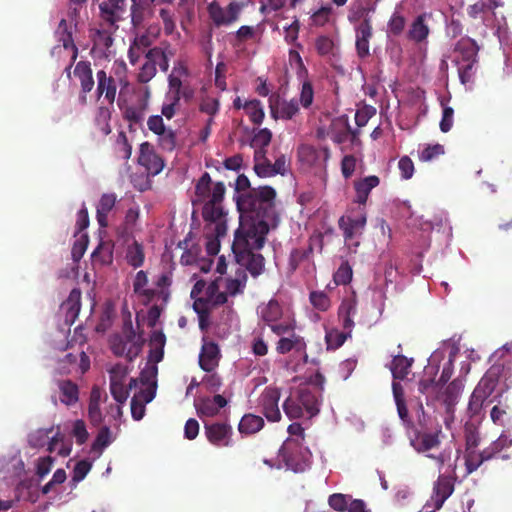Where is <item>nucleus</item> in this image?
<instances>
[{"instance_id": "48", "label": "nucleus", "mask_w": 512, "mask_h": 512, "mask_svg": "<svg viewBox=\"0 0 512 512\" xmlns=\"http://www.w3.org/2000/svg\"><path fill=\"white\" fill-rule=\"evenodd\" d=\"M158 145L167 152H172L177 145L176 132L171 128H166L163 133L158 135Z\"/></svg>"}, {"instance_id": "6", "label": "nucleus", "mask_w": 512, "mask_h": 512, "mask_svg": "<svg viewBox=\"0 0 512 512\" xmlns=\"http://www.w3.org/2000/svg\"><path fill=\"white\" fill-rule=\"evenodd\" d=\"M145 339L142 333H136L130 317L124 321L122 331L110 338V348L114 355L125 357L132 362L142 352Z\"/></svg>"}, {"instance_id": "57", "label": "nucleus", "mask_w": 512, "mask_h": 512, "mask_svg": "<svg viewBox=\"0 0 512 512\" xmlns=\"http://www.w3.org/2000/svg\"><path fill=\"white\" fill-rule=\"evenodd\" d=\"M54 430V427L51 426L50 428H41L35 431L34 433H31L29 435V444L32 447H42L44 446L46 440L49 437V434H51Z\"/></svg>"}, {"instance_id": "5", "label": "nucleus", "mask_w": 512, "mask_h": 512, "mask_svg": "<svg viewBox=\"0 0 512 512\" xmlns=\"http://www.w3.org/2000/svg\"><path fill=\"white\" fill-rule=\"evenodd\" d=\"M225 191L224 183L216 182L212 188L211 198L205 202L202 209V216L206 222L205 229L215 232L217 237H224L227 232L226 213L222 206Z\"/></svg>"}, {"instance_id": "10", "label": "nucleus", "mask_w": 512, "mask_h": 512, "mask_svg": "<svg viewBox=\"0 0 512 512\" xmlns=\"http://www.w3.org/2000/svg\"><path fill=\"white\" fill-rule=\"evenodd\" d=\"M96 79L97 99H100L102 96H104L109 104H113L116 99L118 85H120L122 88H125L129 84L125 76H120L116 79L112 75H108L104 69L97 71Z\"/></svg>"}, {"instance_id": "52", "label": "nucleus", "mask_w": 512, "mask_h": 512, "mask_svg": "<svg viewBox=\"0 0 512 512\" xmlns=\"http://www.w3.org/2000/svg\"><path fill=\"white\" fill-rule=\"evenodd\" d=\"M508 406L495 405L490 411V418L495 425L506 426L511 421Z\"/></svg>"}, {"instance_id": "13", "label": "nucleus", "mask_w": 512, "mask_h": 512, "mask_svg": "<svg viewBox=\"0 0 512 512\" xmlns=\"http://www.w3.org/2000/svg\"><path fill=\"white\" fill-rule=\"evenodd\" d=\"M329 506L338 512H370L362 499H354L351 495L334 493L328 498Z\"/></svg>"}, {"instance_id": "50", "label": "nucleus", "mask_w": 512, "mask_h": 512, "mask_svg": "<svg viewBox=\"0 0 512 512\" xmlns=\"http://www.w3.org/2000/svg\"><path fill=\"white\" fill-rule=\"evenodd\" d=\"M313 248L312 244L309 245L307 249H298L295 248L291 251L289 256V270L294 272L299 264L303 262L304 260L308 259L309 255L312 253Z\"/></svg>"}, {"instance_id": "45", "label": "nucleus", "mask_w": 512, "mask_h": 512, "mask_svg": "<svg viewBox=\"0 0 512 512\" xmlns=\"http://www.w3.org/2000/svg\"><path fill=\"white\" fill-rule=\"evenodd\" d=\"M488 397L489 396L486 395L485 392H482L480 389H474L468 403V413L471 417L476 416L481 412L483 404Z\"/></svg>"}, {"instance_id": "58", "label": "nucleus", "mask_w": 512, "mask_h": 512, "mask_svg": "<svg viewBox=\"0 0 512 512\" xmlns=\"http://www.w3.org/2000/svg\"><path fill=\"white\" fill-rule=\"evenodd\" d=\"M310 302L314 308L320 311H327L331 305L329 297L322 291L311 292Z\"/></svg>"}, {"instance_id": "17", "label": "nucleus", "mask_w": 512, "mask_h": 512, "mask_svg": "<svg viewBox=\"0 0 512 512\" xmlns=\"http://www.w3.org/2000/svg\"><path fill=\"white\" fill-rule=\"evenodd\" d=\"M262 413L271 422H276L281 418L278 402L280 391L278 388L269 387L262 393Z\"/></svg>"}, {"instance_id": "24", "label": "nucleus", "mask_w": 512, "mask_h": 512, "mask_svg": "<svg viewBox=\"0 0 512 512\" xmlns=\"http://www.w3.org/2000/svg\"><path fill=\"white\" fill-rule=\"evenodd\" d=\"M227 405V400L220 394L212 398H203L196 404L198 415L200 417H214L220 409Z\"/></svg>"}, {"instance_id": "59", "label": "nucleus", "mask_w": 512, "mask_h": 512, "mask_svg": "<svg viewBox=\"0 0 512 512\" xmlns=\"http://www.w3.org/2000/svg\"><path fill=\"white\" fill-rule=\"evenodd\" d=\"M511 446L512 438L507 436L505 432H502L500 436L487 447V449L491 452V455L494 457L503 449L509 448Z\"/></svg>"}, {"instance_id": "55", "label": "nucleus", "mask_w": 512, "mask_h": 512, "mask_svg": "<svg viewBox=\"0 0 512 512\" xmlns=\"http://www.w3.org/2000/svg\"><path fill=\"white\" fill-rule=\"evenodd\" d=\"M352 268L348 262H343L334 273L333 279L336 285H346L352 279Z\"/></svg>"}, {"instance_id": "29", "label": "nucleus", "mask_w": 512, "mask_h": 512, "mask_svg": "<svg viewBox=\"0 0 512 512\" xmlns=\"http://www.w3.org/2000/svg\"><path fill=\"white\" fill-rule=\"evenodd\" d=\"M357 303L353 297L345 298L338 309V317L344 330H352L354 327L353 316L356 314Z\"/></svg>"}, {"instance_id": "39", "label": "nucleus", "mask_w": 512, "mask_h": 512, "mask_svg": "<svg viewBox=\"0 0 512 512\" xmlns=\"http://www.w3.org/2000/svg\"><path fill=\"white\" fill-rule=\"evenodd\" d=\"M460 82L463 85H472L478 69V62L456 63Z\"/></svg>"}, {"instance_id": "4", "label": "nucleus", "mask_w": 512, "mask_h": 512, "mask_svg": "<svg viewBox=\"0 0 512 512\" xmlns=\"http://www.w3.org/2000/svg\"><path fill=\"white\" fill-rule=\"evenodd\" d=\"M276 191L270 186H258V250L265 243V235L275 230L280 217L275 206Z\"/></svg>"}, {"instance_id": "47", "label": "nucleus", "mask_w": 512, "mask_h": 512, "mask_svg": "<svg viewBox=\"0 0 512 512\" xmlns=\"http://www.w3.org/2000/svg\"><path fill=\"white\" fill-rule=\"evenodd\" d=\"M111 442L112 439L110 428L108 426H103L93 441L91 449L92 451L101 454L103 450L110 445Z\"/></svg>"}, {"instance_id": "7", "label": "nucleus", "mask_w": 512, "mask_h": 512, "mask_svg": "<svg viewBox=\"0 0 512 512\" xmlns=\"http://www.w3.org/2000/svg\"><path fill=\"white\" fill-rule=\"evenodd\" d=\"M272 332L279 337L276 351L279 354L293 353L299 358V363H307L306 342L302 336L295 333V321L287 320L283 324H274Z\"/></svg>"}, {"instance_id": "60", "label": "nucleus", "mask_w": 512, "mask_h": 512, "mask_svg": "<svg viewBox=\"0 0 512 512\" xmlns=\"http://www.w3.org/2000/svg\"><path fill=\"white\" fill-rule=\"evenodd\" d=\"M91 463L87 460L78 461L72 471V482L75 484L82 481L91 470Z\"/></svg>"}, {"instance_id": "23", "label": "nucleus", "mask_w": 512, "mask_h": 512, "mask_svg": "<svg viewBox=\"0 0 512 512\" xmlns=\"http://www.w3.org/2000/svg\"><path fill=\"white\" fill-rule=\"evenodd\" d=\"M329 156V149L326 147L317 149L311 145L304 144L298 148L299 161L308 166L317 164L321 158L327 161Z\"/></svg>"}, {"instance_id": "36", "label": "nucleus", "mask_w": 512, "mask_h": 512, "mask_svg": "<svg viewBox=\"0 0 512 512\" xmlns=\"http://www.w3.org/2000/svg\"><path fill=\"white\" fill-rule=\"evenodd\" d=\"M352 330L339 331L336 328L326 330L325 340L327 348L331 350L341 347L347 338L351 337Z\"/></svg>"}, {"instance_id": "31", "label": "nucleus", "mask_w": 512, "mask_h": 512, "mask_svg": "<svg viewBox=\"0 0 512 512\" xmlns=\"http://www.w3.org/2000/svg\"><path fill=\"white\" fill-rule=\"evenodd\" d=\"M115 203V194H103L101 196L96 211V218L100 227L105 228L108 226V214L114 208Z\"/></svg>"}, {"instance_id": "46", "label": "nucleus", "mask_w": 512, "mask_h": 512, "mask_svg": "<svg viewBox=\"0 0 512 512\" xmlns=\"http://www.w3.org/2000/svg\"><path fill=\"white\" fill-rule=\"evenodd\" d=\"M144 251L141 244L134 242L127 249L126 259L127 262L134 268H138L143 265L144 262Z\"/></svg>"}, {"instance_id": "12", "label": "nucleus", "mask_w": 512, "mask_h": 512, "mask_svg": "<svg viewBox=\"0 0 512 512\" xmlns=\"http://www.w3.org/2000/svg\"><path fill=\"white\" fill-rule=\"evenodd\" d=\"M73 73L80 83L78 102L81 106H85L88 101L87 94L93 90L95 85L90 61L81 60L77 62Z\"/></svg>"}, {"instance_id": "43", "label": "nucleus", "mask_w": 512, "mask_h": 512, "mask_svg": "<svg viewBox=\"0 0 512 512\" xmlns=\"http://www.w3.org/2000/svg\"><path fill=\"white\" fill-rule=\"evenodd\" d=\"M211 193V177L208 172H205L195 185V196L197 201L203 202L211 198Z\"/></svg>"}, {"instance_id": "28", "label": "nucleus", "mask_w": 512, "mask_h": 512, "mask_svg": "<svg viewBox=\"0 0 512 512\" xmlns=\"http://www.w3.org/2000/svg\"><path fill=\"white\" fill-rule=\"evenodd\" d=\"M65 311V322L74 323L81 309V291L74 288L70 291L67 300L62 304Z\"/></svg>"}, {"instance_id": "26", "label": "nucleus", "mask_w": 512, "mask_h": 512, "mask_svg": "<svg viewBox=\"0 0 512 512\" xmlns=\"http://www.w3.org/2000/svg\"><path fill=\"white\" fill-rule=\"evenodd\" d=\"M502 371L503 367L501 365H492L481 378L476 388L485 392L486 395L491 396L499 385Z\"/></svg>"}, {"instance_id": "49", "label": "nucleus", "mask_w": 512, "mask_h": 512, "mask_svg": "<svg viewBox=\"0 0 512 512\" xmlns=\"http://www.w3.org/2000/svg\"><path fill=\"white\" fill-rule=\"evenodd\" d=\"M462 390V382L460 380H454L446 387L445 392L440 398L446 405H451L457 400Z\"/></svg>"}, {"instance_id": "18", "label": "nucleus", "mask_w": 512, "mask_h": 512, "mask_svg": "<svg viewBox=\"0 0 512 512\" xmlns=\"http://www.w3.org/2000/svg\"><path fill=\"white\" fill-rule=\"evenodd\" d=\"M156 0H131L130 17L134 28H139L152 17V6Z\"/></svg>"}, {"instance_id": "54", "label": "nucleus", "mask_w": 512, "mask_h": 512, "mask_svg": "<svg viewBox=\"0 0 512 512\" xmlns=\"http://www.w3.org/2000/svg\"><path fill=\"white\" fill-rule=\"evenodd\" d=\"M315 47L321 56H329L335 54L336 44L327 36H320L316 39Z\"/></svg>"}, {"instance_id": "2", "label": "nucleus", "mask_w": 512, "mask_h": 512, "mask_svg": "<svg viewBox=\"0 0 512 512\" xmlns=\"http://www.w3.org/2000/svg\"><path fill=\"white\" fill-rule=\"evenodd\" d=\"M319 389L313 385L301 384L291 390L283 403V410L290 419L312 417L319 413Z\"/></svg>"}, {"instance_id": "53", "label": "nucleus", "mask_w": 512, "mask_h": 512, "mask_svg": "<svg viewBox=\"0 0 512 512\" xmlns=\"http://www.w3.org/2000/svg\"><path fill=\"white\" fill-rule=\"evenodd\" d=\"M71 435L75 438L78 445H83L87 442L89 433L82 419H77L72 423Z\"/></svg>"}, {"instance_id": "1", "label": "nucleus", "mask_w": 512, "mask_h": 512, "mask_svg": "<svg viewBox=\"0 0 512 512\" xmlns=\"http://www.w3.org/2000/svg\"><path fill=\"white\" fill-rule=\"evenodd\" d=\"M253 191L236 198L240 222L235 231L232 251L243 270L238 269L237 277L227 281L226 289L231 295L241 292L247 279L246 271L256 277V195Z\"/></svg>"}, {"instance_id": "34", "label": "nucleus", "mask_w": 512, "mask_h": 512, "mask_svg": "<svg viewBox=\"0 0 512 512\" xmlns=\"http://www.w3.org/2000/svg\"><path fill=\"white\" fill-rule=\"evenodd\" d=\"M282 309L279 303L275 300H270L267 306L262 311V318L272 330L274 324H283L290 318H282Z\"/></svg>"}, {"instance_id": "56", "label": "nucleus", "mask_w": 512, "mask_h": 512, "mask_svg": "<svg viewBox=\"0 0 512 512\" xmlns=\"http://www.w3.org/2000/svg\"><path fill=\"white\" fill-rule=\"evenodd\" d=\"M238 430L245 436L256 433V415L252 413L244 415L239 422Z\"/></svg>"}, {"instance_id": "27", "label": "nucleus", "mask_w": 512, "mask_h": 512, "mask_svg": "<svg viewBox=\"0 0 512 512\" xmlns=\"http://www.w3.org/2000/svg\"><path fill=\"white\" fill-rule=\"evenodd\" d=\"M219 348L214 342L205 343L199 355V365L206 371H212L218 365Z\"/></svg>"}, {"instance_id": "51", "label": "nucleus", "mask_w": 512, "mask_h": 512, "mask_svg": "<svg viewBox=\"0 0 512 512\" xmlns=\"http://www.w3.org/2000/svg\"><path fill=\"white\" fill-rule=\"evenodd\" d=\"M289 65L292 70L295 71L297 79H302L308 76V70L306 69L300 54L295 50L289 51Z\"/></svg>"}, {"instance_id": "16", "label": "nucleus", "mask_w": 512, "mask_h": 512, "mask_svg": "<svg viewBox=\"0 0 512 512\" xmlns=\"http://www.w3.org/2000/svg\"><path fill=\"white\" fill-rule=\"evenodd\" d=\"M271 114L274 118L292 119L298 112L300 103L298 99L280 100L278 96L269 98Z\"/></svg>"}, {"instance_id": "61", "label": "nucleus", "mask_w": 512, "mask_h": 512, "mask_svg": "<svg viewBox=\"0 0 512 512\" xmlns=\"http://www.w3.org/2000/svg\"><path fill=\"white\" fill-rule=\"evenodd\" d=\"M287 432L289 437L285 441H292L297 445H305L304 444V429L299 423H292L288 426Z\"/></svg>"}, {"instance_id": "40", "label": "nucleus", "mask_w": 512, "mask_h": 512, "mask_svg": "<svg viewBox=\"0 0 512 512\" xmlns=\"http://www.w3.org/2000/svg\"><path fill=\"white\" fill-rule=\"evenodd\" d=\"M113 247L111 242L101 241L92 253L93 261L100 264H110L113 261Z\"/></svg>"}, {"instance_id": "25", "label": "nucleus", "mask_w": 512, "mask_h": 512, "mask_svg": "<svg viewBox=\"0 0 512 512\" xmlns=\"http://www.w3.org/2000/svg\"><path fill=\"white\" fill-rule=\"evenodd\" d=\"M126 0H106L99 4L101 18L111 24L115 25L120 20V12H123Z\"/></svg>"}, {"instance_id": "15", "label": "nucleus", "mask_w": 512, "mask_h": 512, "mask_svg": "<svg viewBox=\"0 0 512 512\" xmlns=\"http://www.w3.org/2000/svg\"><path fill=\"white\" fill-rule=\"evenodd\" d=\"M205 435L208 441L218 447L231 444L232 428L227 423H205Z\"/></svg>"}, {"instance_id": "14", "label": "nucleus", "mask_w": 512, "mask_h": 512, "mask_svg": "<svg viewBox=\"0 0 512 512\" xmlns=\"http://www.w3.org/2000/svg\"><path fill=\"white\" fill-rule=\"evenodd\" d=\"M139 165L143 166L150 175H158L164 168L163 159L155 152L149 142H143L139 148Z\"/></svg>"}, {"instance_id": "63", "label": "nucleus", "mask_w": 512, "mask_h": 512, "mask_svg": "<svg viewBox=\"0 0 512 512\" xmlns=\"http://www.w3.org/2000/svg\"><path fill=\"white\" fill-rule=\"evenodd\" d=\"M166 101L167 102L164 103L162 106V109H161L162 115L161 116L162 117L164 116L167 119H172L175 116L176 111L180 106V99L166 95Z\"/></svg>"}, {"instance_id": "3", "label": "nucleus", "mask_w": 512, "mask_h": 512, "mask_svg": "<svg viewBox=\"0 0 512 512\" xmlns=\"http://www.w3.org/2000/svg\"><path fill=\"white\" fill-rule=\"evenodd\" d=\"M263 462L270 468L280 469L283 465L295 473L308 470L312 464V453L308 446L284 441L275 458H264Z\"/></svg>"}, {"instance_id": "11", "label": "nucleus", "mask_w": 512, "mask_h": 512, "mask_svg": "<svg viewBox=\"0 0 512 512\" xmlns=\"http://www.w3.org/2000/svg\"><path fill=\"white\" fill-rule=\"evenodd\" d=\"M244 7L243 2H231L226 8L221 7L217 2H212L208 6V13L216 26L230 25L238 19L241 10Z\"/></svg>"}, {"instance_id": "9", "label": "nucleus", "mask_w": 512, "mask_h": 512, "mask_svg": "<svg viewBox=\"0 0 512 512\" xmlns=\"http://www.w3.org/2000/svg\"><path fill=\"white\" fill-rule=\"evenodd\" d=\"M274 163L267 156L266 149H258V177L269 178L276 175L285 176L289 171V162L285 154L275 150Z\"/></svg>"}, {"instance_id": "44", "label": "nucleus", "mask_w": 512, "mask_h": 512, "mask_svg": "<svg viewBox=\"0 0 512 512\" xmlns=\"http://www.w3.org/2000/svg\"><path fill=\"white\" fill-rule=\"evenodd\" d=\"M49 452H57L60 456L66 457L71 452V444L65 443L64 435L59 431L51 437L48 443Z\"/></svg>"}, {"instance_id": "32", "label": "nucleus", "mask_w": 512, "mask_h": 512, "mask_svg": "<svg viewBox=\"0 0 512 512\" xmlns=\"http://www.w3.org/2000/svg\"><path fill=\"white\" fill-rule=\"evenodd\" d=\"M58 42L62 43L64 49H71L73 53V61L78 57V48L74 43L72 31L67 21L62 19L59 22L58 28L55 32Z\"/></svg>"}, {"instance_id": "41", "label": "nucleus", "mask_w": 512, "mask_h": 512, "mask_svg": "<svg viewBox=\"0 0 512 512\" xmlns=\"http://www.w3.org/2000/svg\"><path fill=\"white\" fill-rule=\"evenodd\" d=\"M111 110L106 106H99L95 116V125L103 135L111 133L110 126Z\"/></svg>"}, {"instance_id": "64", "label": "nucleus", "mask_w": 512, "mask_h": 512, "mask_svg": "<svg viewBox=\"0 0 512 512\" xmlns=\"http://www.w3.org/2000/svg\"><path fill=\"white\" fill-rule=\"evenodd\" d=\"M444 154V148L440 144L427 145L419 154V159L422 162H428L439 155Z\"/></svg>"}, {"instance_id": "37", "label": "nucleus", "mask_w": 512, "mask_h": 512, "mask_svg": "<svg viewBox=\"0 0 512 512\" xmlns=\"http://www.w3.org/2000/svg\"><path fill=\"white\" fill-rule=\"evenodd\" d=\"M114 154L118 159L127 161L132 154V146L124 131H120L114 143Z\"/></svg>"}, {"instance_id": "38", "label": "nucleus", "mask_w": 512, "mask_h": 512, "mask_svg": "<svg viewBox=\"0 0 512 512\" xmlns=\"http://www.w3.org/2000/svg\"><path fill=\"white\" fill-rule=\"evenodd\" d=\"M300 83V94L298 102L300 105L307 109L309 108L314 99V90L311 81L309 80L308 76L303 77L302 79H298Z\"/></svg>"}, {"instance_id": "21", "label": "nucleus", "mask_w": 512, "mask_h": 512, "mask_svg": "<svg viewBox=\"0 0 512 512\" xmlns=\"http://www.w3.org/2000/svg\"><path fill=\"white\" fill-rule=\"evenodd\" d=\"M380 184V179L376 175H370L358 179L354 182L355 199L354 202L359 205H365L370 192Z\"/></svg>"}, {"instance_id": "42", "label": "nucleus", "mask_w": 512, "mask_h": 512, "mask_svg": "<svg viewBox=\"0 0 512 512\" xmlns=\"http://www.w3.org/2000/svg\"><path fill=\"white\" fill-rule=\"evenodd\" d=\"M411 364L412 359L409 360L403 355L395 356L391 365V372L394 379H404L409 373Z\"/></svg>"}, {"instance_id": "8", "label": "nucleus", "mask_w": 512, "mask_h": 512, "mask_svg": "<svg viewBox=\"0 0 512 512\" xmlns=\"http://www.w3.org/2000/svg\"><path fill=\"white\" fill-rule=\"evenodd\" d=\"M367 222L366 212L364 208L359 207L351 210L347 214L341 216L338 225L343 233L345 244L352 252H356Z\"/></svg>"}, {"instance_id": "62", "label": "nucleus", "mask_w": 512, "mask_h": 512, "mask_svg": "<svg viewBox=\"0 0 512 512\" xmlns=\"http://www.w3.org/2000/svg\"><path fill=\"white\" fill-rule=\"evenodd\" d=\"M110 385L124 383L128 374L127 368L123 364H115L109 369Z\"/></svg>"}, {"instance_id": "20", "label": "nucleus", "mask_w": 512, "mask_h": 512, "mask_svg": "<svg viewBox=\"0 0 512 512\" xmlns=\"http://www.w3.org/2000/svg\"><path fill=\"white\" fill-rule=\"evenodd\" d=\"M479 47L471 38H462L455 47L456 63L478 62Z\"/></svg>"}, {"instance_id": "19", "label": "nucleus", "mask_w": 512, "mask_h": 512, "mask_svg": "<svg viewBox=\"0 0 512 512\" xmlns=\"http://www.w3.org/2000/svg\"><path fill=\"white\" fill-rule=\"evenodd\" d=\"M372 37L370 18L366 15L364 20L356 27V50L361 58L369 55V42Z\"/></svg>"}, {"instance_id": "30", "label": "nucleus", "mask_w": 512, "mask_h": 512, "mask_svg": "<svg viewBox=\"0 0 512 512\" xmlns=\"http://www.w3.org/2000/svg\"><path fill=\"white\" fill-rule=\"evenodd\" d=\"M465 467L467 474L475 472L484 462L489 461L493 458L491 452L487 447L478 452L474 450H466L465 453Z\"/></svg>"}, {"instance_id": "33", "label": "nucleus", "mask_w": 512, "mask_h": 512, "mask_svg": "<svg viewBox=\"0 0 512 512\" xmlns=\"http://www.w3.org/2000/svg\"><path fill=\"white\" fill-rule=\"evenodd\" d=\"M426 15L417 16L410 25L408 30V38L416 43L426 40L429 35V27L426 23Z\"/></svg>"}, {"instance_id": "22", "label": "nucleus", "mask_w": 512, "mask_h": 512, "mask_svg": "<svg viewBox=\"0 0 512 512\" xmlns=\"http://www.w3.org/2000/svg\"><path fill=\"white\" fill-rule=\"evenodd\" d=\"M59 389V400L67 407L76 405L79 401V386L70 379H60L57 381Z\"/></svg>"}, {"instance_id": "35", "label": "nucleus", "mask_w": 512, "mask_h": 512, "mask_svg": "<svg viewBox=\"0 0 512 512\" xmlns=\"http://www.w3.org/2000/svg\"><path fill=\"white\" fill-rule=\"evenodd\" d=\"M440 444L437 433H422L411 440V445L418 452H427Z\"/></svg>"}]
</instances>
